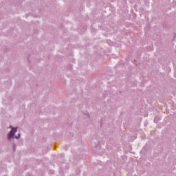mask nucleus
<instances>
[{
    "label": "nucleus",
    "mask_w": 176,
    "mask_h": 176,
    "mask_svg": "<svg viewBox=\"0 0 176 176\" xmlns=\"http://www.w3.org/2000/svg\"><path fill=\"white\" fill-rule=\"evenodd\" d=\"M15 138H20V134H18V135L15 136Z\"/></svg>",
    "instance_id": "f03ea898"
},
{
    "label": "nucleus",
    "mask_w": 176,
    "mask_h": 176,
    "mask_svg": "<svg viewBox=\"0 0 176 176\" xmlns=\"http://www.w3.org/2000/svg\"><path fill=\"white\" fill-rule=\"evenodd\" d=\"M17 131V128H12L10 133L8 135V138H13L14 133Z\"/></svg>",
    "instance_id": "f257e3e1"
}]
</instances>
